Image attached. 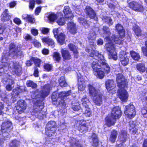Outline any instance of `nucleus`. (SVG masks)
Returning <instances> with one entry per match:
<instances>
[{
  "label": "nucleus",
  "mask_w": 147,
  "mask_h": 147,
  "mask_svg": "<svg viewBox=\"0 0 147 147\" xmlns=\"http://www.w3.org/2000/svg\"><path fill=\"white\" fill-rule=\"evenodd\" d=\"M104 36L105 40L109 42L106 43L105 48L106 50L109 52V59H113L116 60L117 59V53L115 51V47L113 44L112 42H114L115 43L118 44H121L123 43V40L121 38L118 37L117 35L115 34L113 35L111 38L109 37L111 34L110 29L106 26H104L103 28Z\"/></svg>",
  "instance_id": "obj_1"
},
{
  "label": "nucleus",
  "mask_w": 147,
  "mask_h": 147,
  "mask_svg": "<svg viewBox=\"0 0 147 147\" xmlns=\"http://www.w3.org/2000/svg\"><path fill=\"white\" fill-rule=\"evenodd\" d=\"M9 49L8 53L5 52L3 53L1 60L2 63H3L2 65L5 67H7L9 64V63L6 62L9 56L13 57H19L21 58L24 56L23 52L21 51L20 47L18 46H16L13 43L10 44Z\"/></svg>",
  "instance_id": "obj_2"
},
{
  "label": "nucleus",
  "mask_w": 147,
  "mask_h": 147,
  "mask_svg": "<svg viewBox=\"0 0 147 147\" xmlns=\"http://www.w3.org/2000/svg\"><path fill=\"white\" fill-rule=\"evenodd\" d=\"M12 125L11 122L9 119L4 121L1 126L2 133L0 134V145L10 137L9 133L12 130Z\"/></svg>",
  "instance_id": "obj_3"
},
{
  "label": "nucleus",
  "mask_w": 147,
  "mask_h": 147,
  "mask_svg": "<svg viewBox=\"0 0 147 147\" xmlns=\"http://www.w3.org/2000/svg\"><path fill=\"white\" fill-rule=\"evenodd\" d=\"M121 115L120 108L117 106L114 107L110 115H109L105 118L106 123L109 127L114 125L116 119L119 118Z\"/></svg>",
  "instance_id": "obj_4"
},
{
  "label": "nucleus",
  "mask_w": 147,
  "mask_h": 147,
  "mask_svg": "<svg viewBox=\"0 0 147 147\" xmlns=\"http://www.w3.org/2000/svg\"><path fill=\"white\" fill-rule=\"evenodd\" d=\"M86 51L90 53L89 55L90 56L93 57L95 60L93 61L92 63L91 67H92L93 71L95 72L97 71L99 69H100L101 66V65H99V62L97 59L96 58V56L99 57L100 56L98 54H96V52H98L96 51L90 50L89 49H86Z\"/></svg>",
  "instance_id": "obj_5"
},
{
  "label": "nucleus",
  "mask_w": 147,
  "mask_h": 147,
  "mask_svg": "<svg viewBox=\"0 0 147 147\" xmlns=\"http://www.w3.org/2000/svg\"><path fill=\"white\" fill-rule=\"evenodd\" d=\"M96 54H98L100 56L99 57L96 56V58L97 59L100 63L101 65L100 69L102 70L105 74H108L110 71L111 68L108 64L106 62V61L104 59L103 55L98 52H96Z\"/></svg>",
  "instance_id": "obj_6"
},
{
  "label": "nucleus",
  "mask_w": 147,
  "mask_h": 147,
  "mask_svg": "<svg viewBox=\"0 0 147 147\" xmlns=\"http://www.w3.org/2000/svg\"><path fill=\"white\" fill-rule=\"evenodd\" d=\"M124 113L127 117L129 118H134L136 115L135 108L132 104H130L126 106Z\"/></svg>",
  "instance_id": "obj_7"
},
{
  "label": "nucleus",
  "mask_w": 147,
  "mask_h": 147,
  "mask_svg": "<svg viewBox=\"0 0 147 147\" xmlns=\"http://www.w3.org/2000/svg\"><path fill=\"white\" fill-rule=\"evenodd\" d=\"M7 67L12 69V73L13 74L19 75L21 73L22 67L18 62H11L8 65Z\"/></svg>",
  "instance_id": "obj_8"
},
{
  "label": "nucleus",
  "mask_w": 147,
  "mask_h": 147,
  "mask_svg": "<svg viewBox=\"0 0 147 147\" xmlns=\"http://www.w3.org/2000/svg\"><path fill=\"white\" fill-rule=\"evenodd\" d=\"M70 90L67 92H62L59 93L58 94L59 98V105L61 106H63L64 107L66 105V103L64 100L65 98L70 95L71 94Z\"/></svg>",
  "instance_id": "obj_9"
},
{
  "label": "nucleus",
  "mask_w": 147,
  "mask_h": 147,
  "mask_svg": "<svg viewBox=\"0 0 147 147\" xmlns=\"http://www.w3.org/2000/svg\"><path fill=\"white\" fill-rule=\"evenodd\" d=\"M116 80L119 88H125L127 85V82L125 79V77L121 74H118L117 75Z\"/></svg>",
  "instance_id": "obj_10"
},
{
  "label": "nucleus",
  "mask_w": 147,
  "mask_h": 147,
  "mask_svg": "<svg viewBox=\"0 0 147 147\" xmlns=\"http://www.w3.org/2000/svg\"><path fill=\"white\" fill-rule=\"evenodd\" d=\"M105 85L108 92L110 93H114L116 91V85L113 80H107L106 82Z\"/></svg>",
  "instance_id": "obj_11"
},
{
  "label": "nucleus",
  "mask_w": 147,
  "mask_h": 147,
  "mask_svg": "<svg viewBox=\"0 0 147 147\" xmlns=\"http://www.w3.org/2000/svg\"><path fill=\"white\" fill-rule=\"evenodd\" d=\"M125 88H119L118 90V96L122 101H126L128 98V95Z\"/></svg>",
  "instance_id": "obj_12"
},
{
  "label": "nucleus",
  "mask_w": 147,
  "mask_h": 147,
  "mask_svg": "<svg viewBox=\"0 0 147 147\" xmlns=\"http://www.w3.org/2000/svg\"><path fill=\"white\" fill-rule=\"evenodd\" d=\"M129 6L133 10L137 11L142 12L144 10L143 6L139 3L132 1L129 3Z\"/></svg>",
  "instance_id": "obj_13"
},
{
  "label": "nucleus",
  "mask_w": 147,
  "mask_h": 147,
  "mask_svg": "<svg viewBox=\"0 0 147 147\" xmlns=\"http://www.w3.org/2000/svg\"><path fill=\"white\" fill-rule=\"evenodd\" d=\"M84 11L88 16L92 19H95L96 13L94 10L90 6H86L84 9Z\"/></svg>",
  "instance_id": "obj_14"
},
{
  "label": "nucleus",
  "mask_w": 147,
  "mask_h": 147,
  "mask_svg": "<svg viewBox=\"0 0 147 147\" xmlns=\"http://www.w3.org/2000/svg\"><path fill=\"white\" fill-rule=\"evenodd\" d=\"M88 89L90 96L93 98L100 94V90L96 89L92 85L89 84L88 85Z\"/></svg>",
  "instance_id": "obj_15"
},
{
  "label": "nucleus",
  "mask_w": 147,
  "mask_h": 147,
  "mask_svg": "<svg viewBox=\"0 0 147 147\" xmlns=\"http://www.w3.org/2000/svg\"><path fill=\"white\" fill-rule=\"evenodd\" d=\"M120 61L122 64L124 66L126 65L128 63L129 59L124 51L120 52L119 55Z\"/></svg>",
  "instance_id": "obj_16"
},
{
  "label": "nucleus",
  "mask_w": 147,
  "mask_h": 147,
  "mask_svg": "<svg viewBox=\"0 0 147 147\" xmlns=\"http://www.w3.org/2000/svg\"><path fill=\"white\" fill-rule=\"evenodd\" d=\"M51 87V85L49 84H46L44 86L40 92V96L42 98H44L48 96Z\"/></svg>",
  "instance_id": "obj_17"
},
{
  "label": "nucleus",
  "mask_w": 147,
  "mask_h": 147,
  "mask_svg": "<svg viewBox=\"0 0 147 147\" xmlns=\"http://www.w3.org/2000/svg\"><path fill=\"white\" fill-rule=\"evenodd\" d=\"M67 29L69 31L71 34H74L77 31L76 25L73 22H71L68 23L67 24Z\"/></svg>",
  "instance_id": "obj_18"
},
{
  "label": "nucleus",
  "mask_w": 147,
  "mask_h": 147,
  "mask_svg": "<svg viewBox=\"0 0 147 147\" xmlns=\"http://www.w3.org/2000/svg\"><path fill=\"white\" fill-rule=\"evenodd\" d=\"M26 108V104L23 100L18 101L16 106V109L19 111H22L25 110Z\"/></svg>",
  "instance_id": "obj_19"
},
{
  "label": "nucleus",
  "mask_w": 147,
  "mask_h": 147,
  "mask_svg": "<svg viewBox=\"0 0 147 147\" xmlns=\"http://www.w3.org/2000/svg\"><path fill=\"white\" fill-rule=\"evenodd\" d=\"M129 129L130 132L133 134L136 133L137 131V126L136 125L135 122L130 121L129 122Z\"/></svg>",
  "instance_id": "obj_20"
},
{
  "label": "nucleus",
  "mask_w": 147,
  "mask_h": 147,
  "mask_svg": "<svg viewBox=\"0 0 147 147\" xmlns=\"http://www.w3.org/2000/svg\"><path fill=\"white\" fill-rule=\"evenodd\" d=\"M63 12L65 15V18L66 19H71L73 17V14L71 13L69 7L68 6L65 7L63 10Z\"/></svg>",
  "instance_id": "obj_21"
},
{
  "label": "nucleus",
  "mask_w": 147,
  "mask_h": 147,
  "mask_svg": "<svg viewBox=\"0 0 147 147\" xmlns=\"http://www.w3.org/2000/svg\"><path fill=\"white\" fill-rule=\"evenodd\" d=\"M115 28L116 29L118 32L119 33L121 36V37H119L118 36H118V37L121 38L123 41L124 39H123V37L125 36V33L124 30L123 29V27L121 24H118L116 25Z\"/></svg>",
  "instance_id": "obj_22"
},
{
  "label": "nucleus",
  "mask_w": 147,
  "mask_h": 147,
  "mask_svg": "<svg viewBox=\"0 0 147 147\" xmlns=\"http://www.w3.org/2000/svg\"><path fill=\"white\" fill-rule=\"evenodd\" d=\"M61 53L63 59L64 60H68L71 59V56L68 50L62 49Z\"/></svg>",
  "instance_id": "obj_23"
},
{
  "label": "nucleus",
  "mask_w": 147,
  "mask_h": 147,
  "mask_svg": "<svg viewBox=\"0 0 147 147\" xmlns=\"http://www.w3.org/2000/svg\"><path fill=\"white\" fill-rule=\"evenodd\" d=\"M93 101L96 105L99 106L102 103V95L100 94L93 97Z\"/></svg>",
  "instance_id": "obj_24"
},
{
  "label": "nucleus",
  "mask_w": 147,
  "mask_h": 147,
  "mask_svg": "<svg viewBox=\"0 0 147 147\" xmlns=\"http://www.w3.org/2000/svg\"><path fill=\"white\" fill-rule=\"evenodd\" d=\"M11 16L8 10L5 9L1 15V20L3 21H6L9 20Z\"/></svg>",
  "instance_id": "obj_25"
},
{
  "label": "nucleus",
  "mask_w": 147,
  "mask_h": 147,
  "mask_svg": "<svg viewBox=\"0 0 147 147\" xmlns=\"http://www.w3.org/2000/svg\"><path fill=\"white\" fill-rule=\"evenodd\" d=\"M70 144V146L73 147H82V145L80 144L79 142L77 141L76 139L72 138L71 139L69 142H68Z\"/></svg>",
  "instance_id": "obj_26"
},
{
  "label": "nucleus",
  "mask_w": 147,
  "mask_h": 147,
  "mask_svg": "<svg viewBox=\"0 0 147 147\" xmlns=\"http://www.w3.org/2000/svg\"><path fill=\"white\" fill-rule=\"evenodd\" d=\"M127 138V132L125 131L122 130L119 135L118 139L120 141L123 142H125Z\"/></svg>",
  "instance_id": "obj_27"
},
{
  "label": "nucleus",
  "mask_w": 147,
  "mask_h": 147,
  "mask_svg": "<svg viewBox=\"0 0 147 147\" xmlns=\"http://www.w3.org/2000/svg\"><path fill=\"white\" fill-rule=\"evenodd\" d=\"M118 135L117 131L115 130H113L111 133L109 137V140L112 143L115 142Z\"/></svg>",
  "instance_id": "obj_28"
},
{
  "label": "nucleus",
  "mask_w": 147,
  "mask_h": 147,
  "mask_svg": "<svg viewBox=\"0 0 147 147\" xmlns=\"http://www.w3.org/2000/svg\"><path fill=\"white\" fill-rule=\"evenodd\" d=\"M22 17L23 19L31 23H34L35 21L34 19L30 15L24 14L23 15Z\"/></svg>",
  "instance_id": "obj_29"
},
{
  "label": "nucleus",
  "mask_w": 147,
  "mask_h": 147,
  "mask_svg": "<svg viewBox=\"0 0 147 147\" xmlns=\"http://www.w3.org/2000/svg\"><path fill=\"white\" fill-rule=\"evenodd\" d=\"M43 42L47 43L49 46H51L52 47H53L55 46L54 42L53 40L51 38L48 37H44L42 39Z\"/></svg>",
  "instance_id": "obj_30"
},
{
  "label": "nucleus",
  "mask_w": 147,
  "mask_h": 147,
  "mask_svg": "<svg viewBox=\"0 0 147 147\" xmlns=\"http://www.w3.org/2000/svg\"><path fill=\"white\" fill-rule=\"evenodd\" d=\"M68 46L70 50L73 51L74 54V57L76 58H77L78 56V52L77 50V48L76 46L72 44H69Z\"/></svg>",
  "instance_id": "obj_31"
},
{
  "label": "nucleus",
  "mask_w": 147,
  "mask_h": 147,
  "mask_svg": "<svg viewBox=\"0 0 147 147\" xmlns=\"http://www.w3.org/2000/svg\"><path fill=\"white\" fill-rule=\"evenodd\" d=\"M91 140L92 141V145L94 146H97L98 144V140L96 134L93 133L92 136Z\"/></svg>",
  "instance_id": "obj_32"
},
{
  "label": "nucleus",
  "mask_w": 147,
  "mask_h": 147,
  "mask_svg": "<svg viewBox=\"0 0 147 147\" xmlns=\"http://www.w3.org/2000/svg\"><path fill=\"white\" fill-rule=\"evenodd\" d=\"M65 37V35L61 32L58 36L56 37L58 42L61 45L63 44L64 42Z\"/></svg>",
  "instance_id": "obj_33"
},
{
  "label": "nucleus",
  "mask_w": 147,
  "mask_h": 147,
  "mask_svg": "<svg viewBox=\"0 0 147 147\" xmlns=\"http://www.w3.org/2000/svg\"><path fill=\"white\" fill-rule=\"evenodd\" d=\"M94 74L98 78L100 79H103L105 76V74L101 69H99L95 72Z\"/></svg>",
  "instance_id": "obj_34"
},
{
  "label": "nucleus",
  "mask_w": 147,
  "mask_h": 147,
  "mask_svg": "<svg viewBox=\"0 0 147 147\" xmlns=\"http://www.w3.org/2000/svg\"><path fill=\"white\" fill-rule=\"evenodd\" d=\"M130 54L132 58L135 60L138 61L140 59V56L139 54L134 51H131L130 52Z\"/></svg>",
  "instance_id": "obj_35"
},
{
  "label": "nucleus",
  "mask_w": 147,
  "mask_h": 147,
  "mask_svg": "<svg viewBox=\"0 0 147 147\" xmlns=\"http://www.w3.org/2000/svg\"><path fill=\"white\" fill-rule=\"evenodd\" d=\"M82 104L84 107H88L89 104V101L86 95L84 96L82 98Z\"/></svg>",
  "instance_id": "obj_36"
},
{
  "label": "nucleus",
  "mask_w": 147,
  "mask_h": 147,
  "mask_svg": "<svg viewBox=\"0 0 147 147\" xmlns=\"http://www.w3.org/2000/svg\"><path fill=\"white\" fill-rule=\"evenodd\" d=\"M56 129L52 128V129H48L47 128L46 129V134L49 136H53L55 133Z\"/></svg>",
  "instance_id": "obj_37"
},
{
  "label": "nucleus",
  "mask_w": 147,
  "mask_h": 147,
  "mask_svg": "<svg viewBox=\"0 0 147 147\" xmlns=\"http://www.w3.org/2000/svg\"><path fill=\"white\" fill-rule=\"evenodd\" d=\"M137 69L141 72H144L145 70L144 64L142 63H139L136 65Z\"/></svg>",
  "instance_id": "obj_38"
},
{
  "label": "nucleus",
  "mask_w": 147,
  "mask_h": 147,
  "mask_svg": "<svg viewBox=\"0 0 147 147\" xmlns=\"http://www.w3.org/2000/svg\"><path fill=\"white\" fill-rule=\"evenodd\" d=\"M58 98L59 97L57 93L56 92H53L52 96V99L53 104H57V102L59 103V99H58Z\"/></svg>",
  "instance_id": "obj_39"
},
{
  "label": "nucleus",
  "mask_w": 147,
  "mask_h": 147,
  "mask_svg": "<svg viewBox=\"0 0 147 147\" xmlns=\"http://www.w3.org/2000/svg\"><path fill=\"white\" fill-rule=\"evenodd\" d=\"M19 145V141L15 139L11 141L9 144V147H18Z\"/></svg>",
  "instance_id": "obj_40"
},
{
  "label": "nucleus",
  "mask_w": 147,
  "mask_h": 147,
  "mask_svg": "<svg viewBox=\"0 0 147 147\" xmlns=\"http://www.w3.org/2000/svg\"><path fill=\"white\" fill-rule=\"evenodd\" d=\"M102 20L103 21L109 25H111L113 24L112 20L109 17L104 16L103 17Z\"/></svg>",
  "instance_id": "obj_41"
},
{
  "label": "nucleus",
  "mask_w": 147,
  "mask_h": 147,
  "mask_svg": "<svg viewBox=\"0 0 147 147\" xmlns=\"http://www.w3.org/2000/svg\"><path fill=\"white\" fill-rule=\"evenodd\" d=\"M56 124L55 122L54 121H50L47 124V127L48 129L52 128H56Z\"/></svg>",
  "instance_id": "obj_42"
},
{
  "label": "nucleus",
  "mask_w": 147,
  "mask_h": 147,
  "mask_svg": "<svg viewBox=\"0 0 147 147\" xmlns=\"http://www.w3.org/2000/svg\"><path fill=\"white\" fill-rule=\"evenodd\" d=\"M53 57L54 60L59 62L61 59L60 54L57 52H54L53 54Z\"/></svg>",
  "instance_id": "obj_43"
},
{
  "label": "nucleus",
  "mask_w": 147,
  "mask_h": 147,
  "mask_svg": "<svg viewBox=\"0 0 147 147\" xmlns=\"http://www.w3.org/2000/svg\"><path fill=\"white\" fill-rule=\"evenodd\" d=\"M59 82L60 85L61 87L66 86L67 85V84L63 76L60 77L59 80Z\"/></svg>",
  "instance_id": "obj_44"
},
{
  "label": "nucleus",
  "mask_w": 147,
  "mask_h": 147,
  "mask_svg": "<svg viewBox=\"0 0 147 147\" xmlns=\"http://www.w3.org/2000/svg\"><path fill=\"white\" fill-rule=\"evenodd\" d=\"M96 37V34L93 31H90L88 36V38L89 40H95Z\"/></svg>",
  "instance_id": "obj_45"
},
{
  "label": "nucleus",
  "mask_w": 147,
  "mask_h": 147,
  "mask_svg": "<svg viewBox=\"0 0 147 147\" xmlns=\"http://www.w3.org/2000/svg\"><path fill=\"white\" fill-rule=\"evenodd\" d=\"M133 29L136 36H138L141 35V31L139 26H136L133 27Z\"/></svg>",
  "instance_id": "obj_46"
},
{
  "label": "nucleus",
  "mask_w": 147,
  "mask_h": 147,
  "mask_svg": "<svg viewBox=\"0 0 147 147\" xmlns=\"http://www.w3.org/2000/svg\"><path fill=\"white\" fill-rule=\"evenodd\" d=\"M26 85L28 87H31L32 88H36L37 86L36 84L30 80L27 81Z\"/></svg>",
  "instance_id": "obj_47"
},
{
  "label": "nucleus",
  "mask_w": 147,
  "mask_h": 147,
  "mask_svg": "<svg viewBox=\"0 0 147 147\" xmlns=\"http://www.w3.org/2000/svg\"><path fill=\"white\" fill-rule=\"evenodd\" d=\"M88 126L86 123L82 124L80 126L79 129L80 131L81 132L86 131L88 130Z\"/></svg>",
  "instance_id": "obj_48"
},
{
  "label": "nucleus",
  "mask_w": 147,
  "mask_h": 147,
  "mask_svg": "<svg viewBox=\"0 0 147 147\" xmlns=\"http://www.w3.org/2000/svg\"><path fill=\"white\" fill-rule=\"evenodd\" d=\"M85 112L84 114L87 117H90L91 115L92 112L90 109L88 107H85Z\"/></svg>",
  "instance_id": "obj_49"
},
{
  "label": "nucleus",
  "mask_w": 147,
  "mask_h": 147,
  "mask_svg": "<svg viewBox=\"0 0 147 147\" xmlns=\"http://www.w3.org/2000/svg\"><path fill=\"white\" fill-rule=\"evenodd\" d=\"M72 108L74 111L80 110L81 111H82V110L80 109V105L78 102H77L73 105L72 107Z\"/></svg>",
  "instance_id": "obj_50"
},
{
  "label": "nucleus",
  "mask_w": 147,
  "mask_h": 147,
  "mask_svg": "<svg viewBox=\"0 0 147 147\" xmlns=\"http://www.w3.org/2000/svg\"><path fill=\"white\" fill-rule=\"evenodd\" d=\"M78 21L80 24L83 25L84 26L87 25V22L86 20L82 17H80L78 18Z\"/></svg>",
  "instance_id": "obj_51"
},
{
  "label": "nucleus",
  "mask_w": 147,
  "mask_h": 147,
  "mask_svg": "<svg viewBox=\"0 0 147 147\" xmlns=\"http://www.w3.org/2000/svg\"><path fill=\"white\" fill-rule=\"evenodd\" d=\"M32 60L36 65L39 67L40 64L41 62L40 60V59L36 57L33 58Z\"/></svg>",
  "instance_id": "obj_52"
},
{
  "label": "nucleus",
  "mask_w": 147,
  "mask_h": 147,
  "mask_svg": "<svg viewBox=\"0 0 147 147\" xmlns=\"http://www.w3.org/2000/svg\"><path fill=\"white\" fill-rule=\"evenodd\" d=\"M13 31L14 32V36L17 37L18 34L20 33L21 32V28L18 27H16L13 28Z\"/></svg>",
  "instance_id": "obj_53"
},
{
  "label": "nucleus",
  "mask_w": 147,
  "mask_h": 147,
  "mask_svg": "<svg viewBox=\"0 0 147 147\" xmlns=\"http://www.w3.org/2000/svg\"><path fill=\"white\" fill-rule=\"evenodd\" d=\"M57 17V16L56 14L51 13L49 15L48 18L50 21L53 22L56 19Z\"/></svg>",
  "instance_id": "obj_54"
},
{
  "label": "nucleus",
  "mask_w": 147,
  "mask_h": 147,
  "mask_svg": "<svg viewBox=\"0 0 147 147\" xmlns=\"http://www.w3.org/2000/svg\"><path fill=\"white\" fill-rule=\"evenodd\" d=\"M57 23L59 25H63L65 23V20L64 18H60L57 20Z\"/></svg>",
  "instance_id": "obj_55"
},
{
  "label": "nucleus",
  "mask_w": 147,
  "mask_h": 147,
  "mask_svg": "<svg viewBox=\"0 0 147 147\" xmlns=\"http://www.w3.org/2000/svg\"><path fill=\"white\" fill-rule=\"evenodd\" d=\"M32 42L34 44V46L36 47H39L41 46L40 43L35 39H32Z\"/></svg>",
  "instance_id": "obj_56"
},
{
  "label": "nucleus",
  "mask_w": 147,
  "mask_h": 147,
  "mask_svg": "<svg viewBox=\"0 0 147 147\" xmlns=\"http://www.w3.org/2000/svg\"><path fill=\"white\" fill-rule=\"evenodd\" d=\"M86 88L85 84H78V88L79 90L80 91L84 90Z\"/></svg>",
  "instance_id": "obj_57"
},
{
  "label": "nucleus",
  "mask_w": 147,
  "mask_h": 147,
  "mask_svg": "<svg viewBox=\"0 0 147 147\" xmlns=\"http://www.w3.org/2000/svg\"><path fill=\"white\" fill-rule=\"evenodd\" d=\"M146 47L142 48V51L144 55L147 57V40L145 42Z\"/></svg>",
  "instance_id": "obj_58"
},
{
  "label": "nucleus",
  "mask_w": 147,
  "mask_h": 147,
  "mask_svg": "<svg viewBox=\"0 0 147 147\" xmlns=\"http://www.w3.org/2000/svg\"><path fill=\"white\" fill-rule=\"evenodd\" d=\"M59 29L55 28L53 29V33L54 36L56 38V37L60 34L59 32Z\"/></svg>",
  "instance_id": "obj_59"
},
{
  "label": "nucleus",
  "mask_w": 147,
  "mask_h": 147,
  "mask_svg": "<svg viewBox=\"0 0 147 147\" xmlns=\"http://www.w3.org/2000/svg\"><path fill=\"white\" fill-rule=\"evenodd\" d=\"M144 117H147V108L144 107L142 108L141 111Z\"/></svg>",
  "instance_id": "obj_60"
},
{
  "label": "nucleus",
  "mask_w": 147,
  "mask_h": 147,
  "mask_svg": "<svg viewBox=\"0 0 147 147\" xmlns=\"http://www.w3.org/2000/svg\"><path fill=\"white\" fill-rule=\"evenodd\" d=\"M35 1L34 0H30L29 1L30 9L31 10H32L34 7Z\"/></svg>",
  "instance_id": "obj_61"
},
{
  "label": "nucleus",
  "mask_w": 147,
  "mask_h": 147,
  "mask_svg": "<svg viewBox=\"0 0 147 147\" xmlns=\"http://www.w3.org/2000/svg\"><path fill=\"white\" fill-rule=\"evenodd\" d=\"M44 68L48 71L50 70L52 68V66L48 63L45 64L44 66Z\"/></svg>",
  "instance_id": "obj_62"
},
{
  "label": "nucleus",
  "mask_w": 147,
  "mask_h": 147,
  "mask_svg": "<svg viewBox=\"0 0 147 147\" xmlns=\"http://www.w3.org/2000/svg\"><path fill=\"white\" fill-rule=\"evenodd\" d=\"M39 107H40V109L39 110H38V109L37 110L36 109L34 111V112H35V113H38V115L39 116H41V115H42V113H41V112L42 111V109H43L44 107L43 106H40Z\"/></svg>",
  "instance_id": "obj_63"
},
{
  "label": "nucleus",
  "mask_w": 147,
  "mask_h": 147,
  "mask_svg": "<svg viewBox=\"0 0 147 147\" xmlns=\"http://www.w3.org/2000/svg\"><path fill=\"white\" fill-rule=\"evenodd\" d=\"M78 84H85L84 80L82 76H78Z\"/></svg>",
  "instance_id": "obj_64"
}]
</instances>
